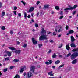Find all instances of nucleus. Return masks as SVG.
<instances>
[{"instance_id": "nucleus-1", "label": "nucleus", "mask_w": 78, "mask_h": 78, "mask_svg": "<svg viewBox=\"0 0 78 78\" xmlns=\"http://www.w3.org/2000/svg\"><path fill=\"white\" fill-rule=\"evenodd\" d=\"M71 55V56H70ZM67 57H69L70 56L71 59L72 60H73L74 59H75L78 56V53L77 52H75V53H73L71 55V53H70L66 55Z\"/></svg>"}, {"instance_id": "nucleus-2", "label": "nucleus", "mask_w": 78, "mask_h": 78, "mask_svg": "<svg viewBox=\"0 0 78 78\" xmlns=\"http://www.w3.org/2000/svg\"><path fill=\"white\" fill-rule=\"evenodd\" d=\"M69 8H66L64 9V11H65V12H68V11L70 10H73L74 9H76V8L78 7V5H76L73 7H72L70 5H69Z\"/></svg>"}, {"instance_id": "nucleus-3", "label": "nucleus", "mask_w": 78, "mask_h": 78, "mask_svg": "<svg viewBox=\"0 0 78 78\" xmlns=\"http://www.w3.org/2000/svg\"><path fill=\"white\" fill-rule=\"evenodd\" d=\"M48 38L47 37V35L43 34L39 37L40 41H43V40H47Z\"/></svg>"}, {"instance_id": "nucleus-4", "label": "nucleus", "mask_w": 78, "mask_h": 78, "mask_svg": "<svg viewBox=\"0 0 78 78\" xmlns=\"http://www.w3.org/2000/svg\"><path fill=\"white\" fill-rule=\"evenodd\" d=\"M30 71H32L34 74H35V75H37L38 73L34 72V69H35V67L34 66H32L30 68Z\"/></svg>"}, {"instance_id": "nucleus-5", "label": "nucleus", "mask_w": 78, "mask_h": 78, "mask_svg": "<svg viewBox=\"0 0 78 78\" xmlns=\"http://www.w3.org/2000/svg\"><path fill=\"white\" fill-rule=\"evenodd\" d=\"M32 41L33 42V44L34 45H36L37 44V41L35 40L34 38H32Z\"/></svg>"}, {"instance_id": "nucleus-6", "label": "nucleus", "mask_w": 78, "mask_h": 78, "mask_svg": "<svg viewBox=\"0 0 78 78\" xmlns=\"http://www.w3.org/2000/svg\"><path fill=\"white\" fill-rule=\"evenodd\" d=\"M33 76V74L31 72L27 73V78H30Z\"/></svg>"}, {"instance_id": "nucleus-7", "label": "nucleus", "mask_w": 78, "mask_h": 78, "mask_svg": "<svg viewBox=\"0 0 78 78\" xmlns=\"http://www.w3.org/2000/svg\"><path fill=\"white\" fill-rule=\"evenodd\" d=\"M5 53L6 54H7V55L9 56H11V52H9L8 51H5Z\"/></svg>"}, {"instance_id": "nucleus-8", "label": "nucleus", "mask_w": 78, "mask_h": 78, "mask_svg": "<svg viewBox=\"0 0 78 78\" xmlns=\"http://www.w3.org/2000/svg\"><path fill=\"white\" fill-rule=\"evenodd\" d=\"M41 33H42V34H45V33H46V30H44V28H42Z\"/></svg>"}, {"instance_id": "nucleus-9", "label": "nucleus", "mask_w": 78, "mask_h": 78, "mask_svg": "<svg viewBox=\"0 0 78 78\" xmlns=\"http://www.w3.org/2000/svg\"><path fill=\"white\" fill-rule=\"evenodd\" d=\"M70 46L71 47H74V48L76 47V45H75V44L74 42L71 43L70 44Z\"/></svg>"}, {"instance_id": "nucleus-10", "label": "nucleus", "mask_w": 78, "mask_h": 78, "mask_svg": "<svg viewBox=\"0 0 78 78\" xmlns=\"http://www.w3.org/2000/svg\"><path fill=\"white\" fill-rule=\"evenodd\" d=\"M70 38L71 39V41L72 42H73L74 41H75V39L74 38V37H73V36H71L70 37Z\"/></svg>"}, {"instance_id": "nucleus-11", "label": "nucleus", "mask_w": 78, "mask_h": 78, "mask_svg": "<svg viewBox=\"0 0 78 78\" xmlns=\"http://www.w3.org/2000/svg\"><path fill=\"white\" fill-rule=\"evenodd\" d=\"M48 75H50L51 76H53V71H51L48 73Z\"/></svg>"}, {"instance_id": "nucleus-12", "label": "nucleus", "mask_w": 78, "mask_h": 78, "mask_svg": "<svg viewBox=\"0 0 78 78\" xmlns=\"http://www.w3.org/2000/svg\"><path fill=\"white\" fill-rule=\"evenodd\" d=\"M21 52V50H16L15 51V53L17 54H20Z\"/></svg>"}, {"instance_id": "nucleus-13", "label": "nucleus", "mask_w": 78, "mask_h": 78, "mask_svg": "<svg viewBox=\"0 0 78 78\" xmlns=\"http://www.w3.org/2000/svg\"><path fill=\"white\" fill-rule=\"evenodd\" d=\"M49 7V5H45L42 8L43 9H45L46 8H47Z\"/></svg>"}, {"instance_id": "nucleus-14", "label": "nucleus", "mask_w": 78, "mask_h": 78, "mask_svg": "<svg viewBox=\"0 0 78 78\" xmlns=\"http://www.w3.org/2000/svg\"><path fill=\"white\" fill-rule=\"evenodd\" d=\"M76 62H77V59H74V60H73L72 62V64H76Z\"/></svg>"}, {"instance_id": "nucleus-15", "label": "nucleus", "mask_w": 78, "mask_h": 78, "mask_svg": "<svg viewBox=\"0 0 78 78\" xmlns=\"http://www.w3.org/2000/svg\"><path fill=\"white\" fill-rule=\"evenodd\" d=\"M66 49L67 50H68V51H69V50H70V48L69 47V45L68 44L66 46Z\"/></svg>"}, {"instance_id": "nucleus-16", "label": "nucleus", "mask_w": 78, "mask_h": 78, "mask_svg": "<svg viewBox=\"0 0 78 78\" xmlns=\"http://www.w3.org/2000/svg\"><path fill=\"white\" fill-rule=\"evenodd\" d=\"M8 48L11 50H16V48L14 47H8Z\"/></svg>"}, {"instance_id": "nucleus-17", "label": "nucleus", "mask_w": 78, "mask_h": 78, "mask_svg": "<svg viewBox=\"0 0 78 78\" xmlns=\"http://www.w3.org/2000/svg\"><path fill=\"white\" fill-rule=\"evenodd\" d=\"M34 8L33 7H32L30 8V9L29 10L28 12H32V11H33L34 10Z\"/></svg>"}, {"instance_id": "nucleus-18", "label": "nucleus", "mask_w": 78, "mask_h": 78, "mask_svg": "<svg viewBox=\"0 0 78 78\" xmlns=\"http://www.w3.org/2000/svg\"><path fill=\"white\" fill-rule=\"evenodd\" d=\"M74 33V31L73 30H70L69 31V34H72V33Z\"/></svg>"}, {"instance_id": "nucleus-19", "label": "nucleus", "mask_w": 78, "mask_h": 78, "mask_svg": "<svg viewBox=\"0 0 78 78\" xmlns=\"http://www.w3.org/2000/svg\"><path fill=\"white\" fill-rule=\"evenodd\" d=\"M14 78H20V76L19 74H16Z\"/></svg>"}, {"instance_id": "nucleus-20", "label": "nucleus", "mask_w": 78, "mask_h": 78, "mask_svg": "<svg viewBox=\"0 0 78 78\" xmlns=\"http://www.w3.org/2000/svg\"><path fill=\"white\" fill-rule=\"evenodd\" d=\"M24 71V68H21L20 70V73H22Z\"/></svg>"}, {"instance_id": "nucleus-21", "label": "nucleus", "mask_w": 78, "mask_h": 78, "mask_svg": "<svg viewBox=\"0 0 78 78\" xmlns=\"http://www.w3.org/2000/svg\"><path fill=\"white\" fill-rule=\"evenodd\" d=\"M72 51L73 52H75V51H78V48L76 49H74L72 50Z\"/></svg>"}, {"instance_id": "nucleus-22", "label": "nucleus", "mask_w": 78, "mask_h": 78, "mask_svg": "<svg viewBox=\"0 0 78 78\" xmlns=\"http://www.w3.org/2000/svg\"><path fill=\"white\" fill-rule=\"evenodd\" d=\"M56 53H54V54H53L52 55V58H55L56 57Z\"/></svg>"}, {"instance_id": "nucleus-23", "label": "nucleus", "mask_w": 78, "mask_h": 78, "mask_svg": "<svg viewBox=\"0 0 78 78\" xmlns=\"http://www.w3.org/2000/svg\"><path fill=\"white\" fill-rule=\"evenodd\" d=\"M62 31V27H60V29L58 30V33H60L61 31Z\"/></svg>"}, {"instance_id": "nucleus-24", "label": "nucleus", "mask_w": 78, "mask_h": 78, "mask_svg": "<svg viewBox=\"0 0 78 78\" xmlns=\"http://www.w3.org/2000/svg\"><path fill=\"white\" fill-rule=\"evenodd\" d=\"M59 63H60V61L59 60L56 61L55 62V64H59Z\"/></svg>"}, {"instance_id": "nucleus-25", "label": "nucleus", "mask_w": 78, "mask_h": 78, "mask_svg": "<svg viewBox=\"0 0 78 78\" xmlns=\"http://www.w3.org/2000/svg\"><path fill=\"white\" fill-rule=\"evenodd\" d=\"M18 61H19V60L14 59L12 61V62H18Z\"/></svg>"}, {"instance_id": "nucleus-26", "label": "nucleus", "mask_w": 78, "mask_h": 78, "mask_svg": "<svg viewBox=\"0 0 78 78\" xmlns=\"http://www.w3.org/2000/svg\"><path fill=\"white\" fill-rule=\"evenodd\" d=\"M55 8L56 10H59V6H56Z\"/></svg>"}, {"instance_id": "nucleus-27", "label": "nucleus", "mask_w": 78, "mask_h": 78, "mask_svg": "<svg viewBox=\"0 0 78 78\" xmlns=\"http://www.w3.org/2000/svg\"><path fill=\"white\" fill-rule=\"evenodd\" d=\"M24 18L25 19H27V13L24 12Z\"/></svg>"}, {"instance_id": "nucleus-28", "label": "nucleus", "mask_w": 78, "mask_h": 78, "mask_svg": "<svg viewBox=\"0 0 78 78\" xmlns=\"http://www.w3.org/2000/svg\"><path fill=\"white\" fill-rule=\"evenodd\" d=\"M9 57L5 58V61H8L9 60Z\"/></svg>"}, {"instance_id": "nucleus-29", "label": "nucleus", "mask_w": 78, "mask_h": 78, "mask_svg": "<svg viewBox=\"0 0 78 78\" xmlns=\"http://www.w3.org/2000/svg\"><path fill=\"white\" fill-rule=\"evenodd\" d=\"M6 28H5V26H3L1 28V29L2 30H5V29Z\"/></svg>"}, {"instance_id": "nucleus-30", "label": "nucleus", "mask_w": 78, "mask_h": 78, "mask_svg": "<svg viewBox=\"0 0 78 78\" xmlns=\"http://www.w3.org/2000/svg\"><path fill=\"white\" fill-rule=\"evenodd\" d=\"M5 12H3L2 13V16L3 17V16H5Z\"/></svg>"}, {"instance_id": "nucleus-31", "label": "nucleus", "mask_w": 78, "mask_h": 78, "mask_svg": "<svg viewBox=\"0 0 78 78\" xmlns=\"http://www.w3.org/2000/svg\"><path fill=\"white\" fill-rule=\"evenodd\" d=\"M48 61L49 62V64H52V62H52V60H48Z\"/></svg>"}, {"instance_id": "nucleus-32", "label": "nucleus", "mask_w": 78, "mask_h": 78, "mask_svg": "<svg viewBox=\"0 0 78 78\" xmlns=\"http://www.w3.org/2000/svg\"><path fill=\"white\" fill-rule=\"evenodd\" d=\"M6 71H8V68L5 69L3 70V72H6Z\"/></svg>"}, {"instance_id": "nucleus-33", "label": "nucleus", "mask_w": 78, "mask_h": 78, "mask_svg": "<svg viewBox=\"0 0 78 78\" xmlns=\"http://www.w3.org/2000/svg\"><path fill=\"white\" fill-rule=\"evenodd\" d=\"M35 27H36V28H38V27H39V25H38V24H35Z\"/></svg>"}, {"instance_id": "nucleus-34", "label": "nucleus", "mask_w": 78, "mask_h": 78, "mask_svg": "<svg viewBox=\"0 0 78 78\" xmlns=\"http://www.w3.org/2000/svg\"><path fill=\"white\" fill-rule=\"evenodd\" d=\"M14 66H12L10 67L9 69L10 70H11L12 69H13V68H14Z\"/></svg>"}, {"instance_id": "nucleus-35", "label": "nucleus", "mask_w": 78, "mask_h": 78, "mask_svg": "<svg viewBox=\"0 0 78 78\" xmlns=\"http://www.w3.org/2000/svg\"><path fill=\"white\" fill-rule=\"evenodd\" d=\"M63 17H64V16L62 15L59 17V19H62V18H63Z\"/></svg>"}, {"instance_id": "nucleus-36", "label": "nucleus", "mask_w": 78, "mask_h": 78, "mask_svg": "<svg viewBox=\"0 0 78 78\" xmlns=\"http://www.w3.org/2000/svg\"><path fill=\"white\" fill-rule=\"evenodd\" d=\"M13 13H14V14L15 15H17V12L16 11H13Z\"/></svg>"}, {"instance_id": "nucleus-37", "label": "nucleus", "mask_w": 78, "mask_h": 78, "mask_svg": "<svg viewBox=\"0 0 78 78\" xmlns=\"http://www.w3.org/2000/svg\"><path fill=\"white\" fill-rule=\"evenodd\" d=\"M69 26L66 25V30H68V29H69Z\"/></svg>"}, {"instance_id": "nucleus-38", "label": "nucleus", "mask_w": 78, "mask_h": 78, "mask_svg": "<svg viewBox=\"0 0 78 78\" xmlns=\"http://www.w3.org/2000/svg\"><path fill=\"white\" fill-rule=\"evenodd\" d=\"M3 4L2 3V2H0V8H2V5Z\"/></svg>"}, {"instance_id": "nucleus-39", "label": "nucleus", "mask_w": 78, "mask_h": 78, "mask_svg": "<svg viewBox=\"0 0 78 78\" xmlns=\"http://www.w3.org/2000/svg\"><path fill=\"white\" fill-rule=\"evenodd\" d=\"M39 47V48H41V47H42V44H39L38 45Z\"/></svg>"}, {"instance_id": "nucleus-40", "label": "nucleus", "mask_w": 78, "mask_h": 78, "mask_svg": "<svg viewBox=\"0 0 78 78\" xmlns=\"http://www.w3.org/2000/svg\"><path fill=\"white\" fill-rule=\"evenodd\" d=\"M21 3H22L23 4V5H25L26 4L23 1H21Z\"/></svg>"}, {"instance_id": "nucleus-41", "label": "nucleus", "mask_w": 78, "mask_h": 78, "mask_svg": "<svg viewBox=\"0 0 78 78\" xmlns=\"http://www.w3.org/2000/svg\"><path fill=\"white\" fill-rule=\"evenodd\" d=\"M26 74H27V73H24V78H27V77H25V76L27 75Z\"/></svg>"}, {"instance_id": "nucleus-42", "label": "nucleus", "mask_w": 78, "mask_h": 78, "mask_svg": "<svg viewBox=\"0 0 78 78\" xmlns=\"http://www.w3.org/2000/svg\"><path fill=\"white\" fill-rule=\"evenodd\" d=\"M27 46V44H24V45H23V47H24V48H25V47Z\"/></svg>"}, {"instance_id": "nucleus-43", "label": "nucleus", "mask_w": 78, "mask_h": 78, "mask_svg": "<svg viewBox=\"0 0 78 78\" xmlns=\"http://www.w3.org/2000/svg\"><path fill=\"white\" fill-rule=\"evenodd\" d=\"M14 33V32L12 31H10V34H13Z\"/></svg>"}, {"instance_id": "nucleus-44", "label": "nucleus", "mask_w": 78, "mask_h": 78, "mask_svg": "<svg viewBox=\"0 0 78 78\" xmlns=\"http://www.w3.org/2000/svg\"><path fill=\"white\" fill-rule=\"evenodd\" d=\"M45 64H47V65H48V64H49V62H45Z\"/></svg>"}, {"instance_id": "nucleus-45", "label": "nucleus", "mask_w": 78, "mask_h": 78, "mask_svg": "<svg viewBox=\"0 0 78 78\" xmlns=\"http://www.w3.org/2000/svg\"><path fill=\"white\" fill-rule=\"evenodd\" d=\"M63 66H64V64H63L62 65H60V66H59V67H62Z\"/></svg>"}, {"instance_id": "nucleus-46", "label": "nucleus", "mask_w": 78, "mask_h": 78, "mask_svg": "<svg viewBox=\"0 0 78 78\" xmlns=\"http://www.w3.org/2000/svg\"><path fill=\"white\" fill-rule=\"evenodd\" d=\"M75 13H76V11H74L73 13V15H75Z\"/></svg>"}, {"instance_id": "nucleus-47", "label": "nucleus", "mask_w": 78, "mask_h": 78, "mask_svg": "<svg viewBox=\"0 0 78 78\" xmlns=\"http://www.w3.org/2000/svg\"><path fill=\"white\" fill-rule=\"evenodd\" d=\"M40 3V1H38L37 2V3H36V4L37 5H39V4Z\"/></svg>"}, {"instance_id": "nucleus-48", "label": "nucleus", "mask_w": 78, "mask_h": 78, "mask_svg": "<svg viewBox=\"0 0 78 78\" xmlns=\"http://www.w3.org/2000/svg\"><path fill=\"white\" fill-rule=\"evenodd\" d=\"M60 15H63V12L62 11L60 12Z\"/></svg>"}, {"instance_id": "nucleus-49", "label": "nucleus", "mask_w": 78, "mask_h": 78, "mask_svg": "<svg viewBox=\"0 0 78 78\" xmlns=\"http://www.w3.org/2000/svg\"><path fill=\"white\" fill-rule=\"evenodd\" d=\"M17 9V7H14V10H16Z\"/></svg>"}, {"instance_id": "nucleus-50", "label": "nucleus", "mask_w": 78, "mask_h": 78, "mask_svg": "<svg viewBox=\"0 0 78 78\" xmlns=\"http://www.w3.org/2000/svg\"><path fill=\"white\" fill-rule=\"evenodd\" d=\"M31 16L30 15H28V16H27L28 18H29V19H30L31 18Z\"/></svg>"}, {"instance_id": "nucleus-51", "label": "nucleus", "mask_w": 78, "mask_h": 78, "mask_svg": "<svg viewBox=\"0 0 78 78\" xmlns=\"http://www.w3.org/2000/svg\"><path fill=\"white\" fill-rule=\"evenodd\" d=\"M17 45H19L20 44V42L19 41H17Z\"/></svg>"}, {"instance_id": "nucleus-52", "label": "nucleus", "mask_w": 78, "mask_h": 78, "mask_svg": "<svg viewBox=\"0 0 78 78\" xmlns=\"http://www.w3.org/2000/svg\"><path fill=\"white\" fill-rule=\"evenodd\" d=\"M37 15V17H39V12H38Z\"/></svg>"}, {"instance_id": "nucleus-53", "label": "nucleus", "mask_w": 78, "mask_h": 78, "mask_svg": "<svg viewBox=\"0 0 78 78\" xmlns=\"http://www.w3.org/2000/svg\"><path fill=\"white\" fill-rule=\"evenodd\" d=\"M53 36H56V34H55V32H53Z\"/></svg>"}, {"instance_id": "nucleus-54", "label": "nucleus", "mask_w": 78, "mask_h": 78, "mask_svg": "<svg viewBox=\"0 0 78 78\" xmlns=\"http://www.w3.org/2000/svg\"><path fill=\"white\" fill-rule=\"evenodd\" d=\"M51 50H49V51H48V53H51Z\"/></svg>"}, {"instance_id": "nucleus-55", "label": "nucleus", "mask_w": 78, "mask_h": 78, "mask_svg": "<svg viewBox=\"0 0 78 78\" xmlns=\"http://www.w3.org/2000/svg\"><path fill=\"white\" fill-rule=\"evenodd\" d=\"M18 16L19 17H21V13H19L18 14Z\"/></svg>"}, {"instance_id": "nucleus-56", "label": "nucleus", "mask_w": 78, "mask_h": 78, "mask_svg": "<svg viewBox=\"0 0 78 78\" xmlns=\"http://www.w3.org/2000/svg\"><path fill=\"white\" fill-rule=\"evenodd\" d=\"M63 45V44H61V46H59V48H61V47H62Z\"/></svg>"}, {"instance_id": "nucleus-57", "label": "nucleus", "mask_w": 78, "mask_h": 78, "mask_svg": "<svg viewBox=\"0 0 78 78\" xmlns=\"http://www.w3.org/2000/svg\"><path fill=\"white\" fill-rule=\"evenodd\" d=\"M52 67L53 69H55V68H56V66H52Z\"/></svg>"}, {"instance_id": "nucleus-58", "label": "nucleus", "mask_w": 78, "mask_h": 78, "mask_svg": "<svg viewBox=\"0 0 78 78\" xmlns=\"http://www.w3.org/2000/svg\"><path fill=\"white\" fill-rule=\"evenodd\" d=\"M61 34H59L58 36V37H61Z\"/></svg>"}, {"instance_id": "nucleus-59", "label": "nucleus", "mask_w": 78, "mask_h": 78, "mask_svg": "<svg viewBox=\"0 0 78 78\" xmlns=\"http://www.w3.org/2000/svg\"><path fill=\"white\" fill-rule=\"evenodd\" d=\"M54 41H53V40H51L50 41V42L51 43H53V42Z\"/></svg>"}, {"instance_id": "nucleus-60", "label": "nucleus", "mask_w": 78, "mask_h": 78, "mask_svg": "<svg viewBox=\"0 0 78 78\" xmlns=\"http://www.w3.org/2000/svg\"><path fill=\"white\" fill-rule=\"evenodd\" d=\"M51 33H52L51 32H49V33H48V34H50Z\"/></svg>"}, {"instance_id": "nucleus-61", "label": "nucleus", "mask_w": 78, "mask_h": 78, "mask_svg": "<svg viewBox=\"0 0 78 78\" xmlns=\"http://www.w3.org/2000/svg\"><path fill=\"white\" fill-rule=\"evenodd\" d=\"M40 65H38V66H37V67L38 68H40Z\"/></svg>"}, {"instance_id": "nucleus-62", "label": "nucleus", "mask_w": 78, "mask_h": 78, "mask_svg": "<svg viewBox=\"0 0 78 78\" xmlns=\"http://www.w3.org/2000/svg\"><path fill=\"white\" fill-rule=\"evenodd\" d=\"M59 58H62V55H59Z\"/></svg>"}, {"instance_id": "nucleus-63", "label": "nucleus", "mask_w": 78, "mask_h": 78, "mask_svg": "<svg viewBox=\"0 0 78 78\" xmlns=\"http://www.w3.org/2000/svg\"><path fill=\"white\" fill-rule=\"evenodd\" d=\"M45 43H47L48 42V40H46L45 41Z\"/></svg>"}, {"instance_id": "nucleus-64", "label": "nucleus", "mask_w": 78, "mask_h": 78, "mask_svg": "<svg viewBox=\"0 0 78 78\" xmlns=\"http://www.w3.org/2000/svg\"><path fill=\"white\" fill-rule=\"evenodd\" d=\"M55 13V12H54L53 11H52L51 12V14H53Z\"/></svg>"}]
</instances>
